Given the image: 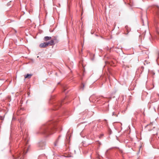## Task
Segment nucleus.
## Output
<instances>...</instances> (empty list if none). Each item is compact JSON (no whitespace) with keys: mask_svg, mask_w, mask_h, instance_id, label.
I'll list each match as a JSON object with an SVG mask.
<instances>
[{"mask_svg":"<svg viewBox=\"0 0 159 159\" xmlns=\"http://www.w3.org/2000/svg\"><path fill=\"white\" fill-rule=\"evenodd\" d=\"M56 124L54 121H51L46 124L42 125L40 130L41 133L47 136L54 133L57 129L55 127Z\"/></svg>","mask_w":159,"mask_h":159,"instance_id":"1","label":"nucleus"},{"mask_svg":"<svg viewBox=\"0 0 159 159\" xmlns=\"http://www.w3.org/2000/svg\"><path fill=\"white\" fill-rule=\"evenodd\" d=\"M46 145V142L45 140L40 141L38 143V146L42 149L45 148Z\"/></svg>","mask_w":159,"mask_h":159,"instance_id":"2","label":"nucleus"},{"mask_svg":"<svg viewBox=\"0 0 159 159\" xmlns=\"http://www.w3.org/2000/svg\"><path fill=\"white\" fill-rule=\"evenodd\" d=\"M61 136H59L58 138L54 142V147L57 146L58 145L60 144V142L61 141Z\"/></svg>","mask_w":159,"mask_h":159,"instance_id":"3","label":"nucleus"},{"mask_svg":"<svg viewBox=\"0 0 159 159\" xmlns=\"http://www.w3.org/2000/svg\"><path fill=\"white\" fill-rule=\"evenodd\" d=\"M141 19L142 21L143 25H144V22H145L147 24L148 23L147 17L146 15H145L144 16V18H143V16H141Z\"/></svg>","mask_w":159,"mask_h":159,"instance_id":"4","label":"nucleus"},{"mask_svg":"<svg viewBox=\"0 0 159 159\" xmlns=\"http://www.w3.org/2000/svg\"><path fill=\"white\" fill-rule=\"evenodd\" d=\"M47 43H41L39 45V47L41 48H44L48 46Z\"/></svg>","mask_w":159,"mask_h":159,"instance_id":"5","label":"nucleus"},{"mask_svg":"<svg viewBox=\"0 0 159 159\" xmlns=\"http://www.w3.org/2000/svg\"><path fill=\"white\" fill-rule=\"evenodd\" d=\"M47 43L48 45H50V46H52L54 45L55 44V43H54V40H52V39L51 40Z\"/></svg>","mask_w":159,"mask_h":159,"instance_id":"6","label":"nucleus"},{"mask_svg":"<svg viewBox=\"0 0 159 159\" xmlns=\"http://www.w3.org/2000/svg\"><path fill=\"white\" fill-rule=\"evenodd\" d=\"M52 40H54L55 44L57 43L59 41V40L57 39V36L54 37L53 39H52Z\"/></svg>","mask_w":159,"mask_h":159,"instance_id":"7","label":"nucleus"},{"mask_svg":"<svg viewBox=\"0 0 159 159\" xmlns=\"http://www.w3.org/2000/svg\"><path fill=\"white\" fill-rule=\"evenodd\" d=\"M32 75V74H27L26 75H25V78H31Z\"/></svg>","mask_w":159,"mask_h":159,"instance_id":"8","label":"nucleus"},{"mask_svg":"<svg viewBox=\"0 0 159 159\" xmlns=\"http://www.w3.org/2000/svg\"><path fill=\"white\" fill-rule=\"evenodd\" d=\"M51 39V37L45 36L44 38V40L46 41H47L50 40Z\"/></svg>","mask_w":159,"mask_h":159,"instance_id":"9","label":"nucleus"},{"mask_svg":"<svg viewBox=\"0 0 159 159\" xmlns=\"http://www.w3.org/2000/svg\"><path fill=\"white\" fill-rule=\"evenodd\" d=\"M20 154H17L16 156L13 157V159H21V158H20Z\"/></svg>","mask_w":159,"mask_h":159,"instance_id":"10","label":"nucleus"},{"mask_svg":"<svg viewBox=\"0 0 159 159\" xmlns=\"http://www.w3.org/2000/svg\"><path fill=\"white\" fill-rule=\"evenodd\" d=\"M125 29L127 30L128 31H129V28L128 27V26L126 25L125 26Z\"/></svg>","mask_w":159,"mask_h":159,"instance_id":"11","label":"nucleus"},{"mask_svg":"<svg viewBox=\"0 0 159 159\" xmlns=\"http://www.w3.org/2000/svg\"><path fill=\"white\" fill-rule=\"evenodd\" d=\"M84 84H82V86L81 88V89H82V90H84Z\"/></svg>","mask_w":159,"mask_h":159,"instance_id":"12","label":"nucleus"},{"mask_svg":"<svg viewBox=\"0 0 159 159\" xmlns=\"http://www.w3.org/2000/svg\"><path fill=\"white\" fill-rule=\"evenodd\" d=\"M157 8L158 9V11H157V14H158V16H159V7H158Z\"/></svg>","mask_w":159,"mask_h":159,"instance_id":"13","label":"nucleus"},{"mask_svg":"<svg viewBox=\"0 0 159 159\" xmlns=\"http://www.w3.org/2000/svg\"><path fill=\"white\" fill-rule=\"evenodd\" d=\"M157 134V133L156 134Z\"/></svg>","mask_w":159,"mask_h":159,"instance_id":"14","label":"nucleus"},{"mask_svg":"<svg viewBox=\"0 0 159 159\" xmlns=\"http://www.w3.org/2000/svg\"><path fill=\"white\" fill-rule=\"evenodd\" d=\"M66 90V89H65L64 90V91H65V90Z\"/></svg>","mask_w":159,"mask_h":159,"instance_id":"15","label":"nucleus"}]
</instances>
